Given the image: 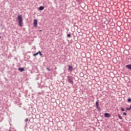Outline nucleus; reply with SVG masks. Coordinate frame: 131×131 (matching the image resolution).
Here are the masks:
<instances>
[{"mask_svg":"<svg viewBox=\"0 0 131 131\" xmlns=\"http://www.w3.org/2000/svg\"><path fill=\"white\" fill-rule=\"evenodd\" d=\"M17 19L18 20V25L20 27H22V22H23V18H22V15H18L17 16Z\"/></svg>","mask_w":131,"mask_h":131,"instance_id":"f257e3e1","label":"nucleus"},{"mask_svg":"<svg viewBox=\"0 0 131 131\" xmlns=\"http://www.w3.org/2000/svg\"><path fill=\"white\" fill-rule=\"evenodd\" d=\"M67 79L70 83H71V84H73V80L71 76H68Z\"/></svg>","mask_w":131,"mask_h":131,"instance_id":"f03ea898","label":"nucleus"},{"mask_svg":"<svg viewBox=\"0 0 131 131\" xmlns=\"http://www.w3.org/2000/svg\"><path fill=\"white\" fill-rule=\"evenodd\" d=\"M33 25L34 27H37V19H34Z\"/></svg>","mask_w":131,"mask_h":131,"instance_id":"7ed1b4c3","label":"nucleus"},{"mask_svg":"<svg viewBox=\"0 0 131 131\" xmlns=\"http://www.w3.org/2000/svg\"><path fill=\"white\" fill-rule=\"evenodd\" d=\"M96 106L97 110L100 111L101 108H100V106H99V102H98V101L96 102Z\"/></svg>","mask_w":131,"mask_h":131,"instance_id":"20e7f679","label":"nucleus"},{"mask_svg":"<svg viewBox=\"0 0 131 131\" xmlns=\"http://www.w3.org/2000/svg\"><path fill=\"white\" fill-rule=\"evenodd\" d=\"M104 117H107V118H109V117H111V115H110V114L105 113L104 114Z\"/></svg>","mask_w":131,"mask_h":131,"instance_id":"39448f33","label":"nucleus"},{"mask_svg":"<svg viewBox=\"0 0 131 131\" xmlns=\"http://www.w3.org/2000/svg\"><path fill=\"white\" fill-rule=\"evenodd\" d=\"M25 70V69L24 68H18V71H20V72H23Z\"/></svg>","mask_w":131,"mask_h":131,"instance_id":"423d86ee","label":"nucleus"},{"mask_svg":"<svg viewBox=\"0 0 131 131\" xmlns=\"http://www.w3.org/2000/svg\"><path fill=\"white\" fill-rule=\"evenodd\" d=\"M43 10H45V7H43V6H40L39 7V11H43Z\"/></svg>","mask_w":131,"mask_h":131,"instance_id":"0eeeda50","label":"nucleus"},{"mask_svg":"<svg viewBox=\"0 0 131 131\" xmlns=\"http://www.w3.org/2000/svg\"><path fill=\"white\" fill-rule=\"evenodd\" d=\"M126 68L129 69V70H131V64H127L126 66Z\"/></svg>","mask_w":131,"mask_h":131,"instance_id":"6e6552de","label":"nucleus"},{"mask_svg":"<svg viewBox=\"0 0 131 131\" xmlns=\"http://www.w3.org/2000/svg\"><path fill=\"white\" fill-rule=\"evenodd\" d=\"M72 69H73V68L71 66H69V70L70 71H72Z\"/></svg>","mask_w":131,"mask_h":131,"instance_id":"1a4fd4ad","label":"nucleus"},{"mask_svg":"<svg viewBox=\"0 0 131 131\" xmlns=\"http://www.w3.org/2000/svg\"><path fill=\"white\" fill-rule=\"evenodd\" d=\"M118 117H119V118L120 119H122V117H121V116H120V114H118Z\"/></svg>","mask_w":131,"mask_h":131,"instance_id":"9d476101","label":"nucleus"},{"mask_svg":"<svg viewBox=\"0 0 131 131\" xmlns=\"http://www.w3.org/2000/svg\"><path fill=\"white\" fill-rule=\"evenodd\" d=\"M37 55H38V52L34 54L33 56H34V57H36V56H37Z\"/></svg>","mask_w":131,"mask_h":131,"instance_id":"9b49d317","label":"nucleus"},{"mask_svg":"<svg viewBox=\"0 0 131 131\" xmlns=\"http://www.w3.org/2000/svg\"><path fill=\"white\" fill-rule=\"evenodd\" d=\"M38 54H39L40 56H42V53L40 51H38Z\"/></svg>","mask_w":131,"mask_h":131,"instance_id":"f8f14e48","label":"nucleus"},{"mask_svg":"<svg viewBox=\"0 0 131 131\" xmlns=\"http://www.w3.org/2000/svg\"><path fill=\"white\" fill-rule=\"evenodd\" d=\"M67 36H68V37L70 38V37H71V34H67Z\"/></svg>","mask_w":131,"mask_h":131,"instance_id":"ddd939ff","label":"nucleus"},{"mask_svg":"<svg viewBox=\"0 0 131 131\" xmlns=\"http://www.w3.org/2000/svg\"><path fill=\"white\" fill-rule=\"evenodd\" d=\"M131 109V105L130 106V108H126V110H127L128 111H129V110H130Z\"/></svg>","mask_w":131,"mask_h":131,"instance_id":"4468645a","label":"nucleus"},{"mask_svg":"<svg viewBox=\"0 0 131 131\" xmlns=\"http://www.w3.org/2000/svg\"><path fill=\"white\" fill-rule=\"evenodd\" d=\"M127 102H131V99H130V98H128V99H127Z\"/></svg>","mask_w":131,"mask_h":131,"instance_id":"2eb2a0df","label":"nucleus"},{"mask_svg":"<svg viewBox=\"0 0 131 131\" xmlns=\"http://www.w3.org/2000/svg\"><path fill=\"white\" fill-rule=\"evenodd\" d=\"M46 69H47V70H48V71H51V69H50V68H47Z\"/></svg>","mask_w":131,"mask_h":131,"instance_id":"dca6fc26","label":"nucleus"},{"mask_svg":"<svg viewBox=\"0 0 131 131\" xmlns=\"http://www.w3.org/2000/svg\"><path fill=\"white\" fill-rule=\"evenodd\" d=\"M123 115H125V116H126V115H127V114H126V113H125V112H124V113H123Z\"/></svg>","mask_w":131,"mask_h":131,"instance_id":"f3484780","label":"nucleus"},{"mask_svg":"<svg viewBox=\"0 0 131 131\" xmlns=\"http://www.w3.org/2000/svg\"><path fill=\"white\" fill-rule=\"evenodd\" d=\"M27 121H28V119L27 118L25 119V122H27Z\"/></svg>","mask_w":131,"mask_h":131,"instance_id":"a211bd4d","label":"nucleus"},{"mask_svg":"<svg viewBox=\"0 0 131 131\" xmlns=\"http://www.w3.org/2000/svg\"><path fill=\"white\" fill-rule=\"evenodd\" d=\"M121 111H124V108L121 107Z\"/></svg>","mask_w":131,"mask_h":131,"instance_id":"6ab92c4d","label":"nucleus"},{"mask_svg":"<svg viewBox=\"0 0 131 131\" xmlns=\"http://www.w3.org/2000/svg\"><path fill=\"white\" fill-rule=\"evenodd\" d=\"M55 69H57V68H55Z\"/></svg>","mask_w":131,"mask_h":131,"instance_id":"aec40b11","label":"nucleus"},{"mask_svg":"<svg viewBox=\"0 0 131 131\" xmlns=\"http://www.w3.org/2000/svg\"><path fill=\"white\" fill-rule=\"evenodd\" d=\"M0 38H1V36H0Z\"/></svg>","mask_w":131,"mask_h":131,"instance_id":"412c9836","label":"nucleus"}]
</instances>
